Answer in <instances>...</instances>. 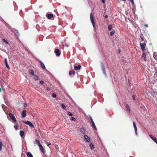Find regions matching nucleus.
Masks as SVG:
<instances>
[{
	"label": "nucleus",
	"instance_id": "1",
	"mask_svg": "<svg viewBox=\"0 0 157 157\" xmlns=\"http://www.w3.org/2000/svg\"><path fill=\"white\" fill-rule=\"evenodd\" d=\"M90 19L91 22L92 23L93 27L94 28V27L95 26V23L94 22V18L93 17V14L92 13H90Z\"/></svg>",
	"mask_w": 157,
	"mask_h": 157
},
{
	"label": "nucleus",
	"instance_id": "2",
	"mask_svg": "<svg viewBox=\"0 0 157 157\" xmlns=\"http://www.w3.org/2000/svg\"><path fill=\"white\" fill-rule=\"evenodd\" d=\"M9 115L10 118L14 122H17V120L15 118L13 114L11 113H9Z\"/></svg>",
	"mask_w": 157,
	"mask_h": 157
},
{
	"label": "nucleus",
	"instance_id": "3",
	"mask_svg": "<svg viewBox=\"0 0 157 157\" xmlns=\"http://www.w3.org/2000/svg\"><path fill=\"white\" fill-rule=\"evenodd\" d=\"M140 47L141 48L142 51L144 52L145 50V48L146 47V43H140Z\"/></svg>",
	"mask_w": 157,
	"mask_h": 157
},
{
	"label": "nucleus",
	"instance_id": "4",
	"mask_svg": "<svg viewBox=\"0 0 157 157\" xmlns=\"http://www.w3.org/2000/svg\"><path fill=\"white\" fill-rule=\"evenodd\" d=\"M90 118L91 121V122L92 123V127L94 128V129L95 130H97L96 127V125H95V124H94V121H93L92 118L91 117H90Z\"/></svg>",
	"mask_w": 157,
	"mask_h": 157
},
{
	"label": "nucleus",
	"instance_id": "5",
	"mask_svg": "<svg viewBox=\"0 0 157 157\" xmlns=\"http://www.w3.org/2000/svg\"><path fill=\"white\" fill-rule=\"evenodd\" d=\"M25 123L28 125L32 128H34V126L33 125V124L29 121H24L23 122Z\"/></svg>",
	"mask_w": 157,
	"mask_h": 157
},
{
	"label": "nucleus",
	"instance_id": "6",
	"mask_svg": "<svg viewBox=\"0 0 157 157\" xmlns=\"http://www.w3.org/2000/svg\"><path fill=\"white\" fill-rule=\"evenodd\" d=\"M60 51L58 49H56L55 50V53L57 56H59L60 55Z\"/></svg>",
	"mask_w": 157,
	"mask_h": 157
},
{
	"label": "nucleus",
	"instance_id": "7",
	"mask_svg": "<svg viewBox=\"0 0 157 157\" xmlns=\"http://www.w3.org/2000/svg\"><path fill=\"white\" fill-rule=\"evenodd\" d=\"M22 117V118H25L26 116V111L24 110L22 111L21 113Z\"/></svg>",
	"mask_w": 157,
	"mask_h": 157
},
{
	"label": "nucleus",
	"instance_id": "8",
	"mask_svg": "<svg viewBox=\"0 0 157 157\" xmlns=\"http://www.w3.org/2000/svg\"><path fill=\"white\" fill-rule=\"evenodd\" d=\"M150 137L157 144V139L151 135H150Z\"/></svg>",
	"mask_w": 157,
	"mask_h": 157
},
{
	"label": "nucleus",
	"instance_id": "9",
	"mask_svg": "<svg viewBox=\"0 0 157 157\" xmlns=\"http://www.w3.org/2000/svg\"><path fill=\"white\" fill-rule=\"evenodd\" d=\"M81 66L80 64L78 65V66L75 65L74 66V68L75 70H79L81 69Z\"/></svg>",
	"mask_w": 157,
	"mask_h": 157
},
{
	"label": "nucleus",
	"instance_id": "10",
	"mask_svg": "<svg viewBox=\"0 0 157 157\" xmlns=\"http://www.w3.org/2000/svg\"><path fill=\"white\" fill-rule=\"evenodd\" d=\"M101 67L102 69V72L103 73V74L105 75H106V70L105 69V66L104 64H103L101 66Z\"/></svg>",
	"mask_w": 157,
	"mask_h": 157
},
{
	"label": "nucleus",
	"instance_id": "11",
	"mask_svg": "<svg viewBox=\"0 0 157 157\" xmlns=\"http://www.w3.org/2000/svg\"><path fill=\"white\" fill-rule=\"evenodd\" d=\"M84 137L85 140H86V142H88L90 141V138L87 135H85L84 136Z\"/></svg>",
	"mask_w": 157,
	"mask_h": 157
},
{
	"label": "nucleus",
	"instance_id": "12",
	"mask_svg": "<svg viewBox=\"0 0 157 157\" xmlns=\"http://www.w3.org/2000/svg\"><path fill=\"white\" fill-rule=\"evenodd\" d=\"M133 125L134 128L135 129V133L136 134V135H137V128L136 126V124L135 123V122L134 121L133 122Z\"/></svg>",
	"mask_w": 157,
	"mask_h": 157
},
{
	"label": "nucleus",
	"instance_id": "13",
	"mask_svg": "<svg viewBox=\"0 0 157 157\" xmlns=\"http://www.w3.org/2000/svg\"><path fill=\"white\" fill-rule=\"evenodd\" d=\"M46 16L48 19H50L53 17V14H47Z\"/></svg>",
	"mask_w": 157,
	"mask_h": 157
},
{
	"label": "nucleus",
	"instance_id": "14",
	"mask_svg": "<svg viewBox=\"0 0 157 157\" xmlns=\"http://www.w3.org/2000/svg\"><path fill=\"white\" fill-rule=\"evenodd\" d=\"M126 111L128 113H129L130 112V109L129 107V105L128 104H127L126 105Z\"/></svg>",
	"mask_w": 157,
	"mask_h": 157
},
{
	"label": "nucleus",
	"instance_id": "15",
	"mask_svg": "<svg viewBox=\"0 0 157 157\" xmlns=\"http://www.w3.org/2000/svg\"><path fill=\"white\" fill-rule=\"evenodd\" d=\"M39 147L41 151L44 154H45V152H44V149L42 146L41 145L39 146Z\"/></svg>",
	"mask_w": 157,
	"mask_h": 157
},
{
	"label": "nucleus",
	"instance_id": "16",
	"mask_svg": "<svg viewBox=\"0 0 157 157\" xmlns=\"http://www.w3.org/2000/svg\"><path fill=\"white\" fill-rule=\"evenodd\" d=\"M146 55L145 53H143L142 54V58L144 61H146Z\"/></svg>",
	"mask_w": 157,
	"mask_h": 157
},
{
	"label": "nucleus",
	"instance_id": "17",
	"mask_svg": "<svg viewBox=\"0 0 157 157\" xmlns=\"http://www.w3.org/2000/svg\"><path fill=\"white\" fill-rule=\"evenodd\" d=\"M39 62L40 63L41 67L43 69H45V67L44 63L41 61H40Z\"/></svg>",
	"mask_w": 157,
	"mask_h": 157
},
{
	"label": "nucleus",
	"instance_id": "18",
	"mask_svg": "<svg viewBox=\"0 0 157 157\" xmlns=\"http://www.w3.org/2000/svg\"><path fill=\"white\" fill-rule=\"evenodd\" d=\"M24 132L23 130H21L20 132V134L21 137H23L24 136Z\"/></svg>",
	"mask_w": 157,
	"mask_h": 157
},
{
	"label": "nucleus",
	"instance_id": "19",
	"mask_svg": "<svg viewBox=\"0 0 157 157\" xmlns=\"http://www.w3.org/2000/svg\"><path fill=\"white\" fill-rule=\"evenodd\" d=\"M26 155L28 157H33L32 154L29 152H27L26 153Z\"/></svg>",
	"mask_w": 157,
	"mask_h": 157
},
{
	"label": "nucleus",
	"instance_id": "20",
	"mask_svg": "<svg viewBox=\"0 0 157 157\" xmlns=\"http://www.w3.org/2000/svg\"><path fill=\"white\" fill-rule=\"evenodd\" d=\"M80 131L82 133H84L85 132V130L82 127L80 128Z\"/></svg>",
	"mask_w": 157,
	"mask_h": 157
},
{
	"label": "nucleus",
	"instance_id": "21",
	"mask_svg": "<svg viewBox=\"0 0 157 157\" xmlns=\"http://www.w3.org/2000/svg\"><path fill=\"white\" fill-rule=\"evenodd\" d=\"M29 72L30 74L33 75H34V72L32 70H29Z\"/></svg>",
	"mask_w": 157,
	"mask_h": 157
},
{
	"label": "nucleus",
	"instance_id": "22",
	"mask_svg": "<svg viewBox=\"0 0 157 157\" xmlns=\"http://www.w3.org/2000/svg\"><path fill=\"white\" fill-rule=\"evenodd\" d=\"M90 146L91 150H93L94 148V147L93 144L92 143H91L90 144Z\"/></svg>",
	"mask_w": 157,
	"mask_h": 157
},
{
	"label": "nucleus",
	"instance_id": "23",
	"mask_svg": "<svg viewBox=\"0 0 157 157\" xmlns=\"http://www.w3.org/2000/svg\"><path fill=\"white\" fill-rule=\"evenodd\" d=\"M36 144H37V145H38L39 147V146H40V145H41L40 144V141L39 140H36Z\"/></svg>",
	"mask_w": 157,
	"mask_h": 157
},
{
	"label": "nucleus",
	"instance_id": "24",
	"mask_svg": "<svg viewBox=\"0 0 157 157\" xmlns=\"http://www.w3.org/2000/svg\"><path fill=\"white\" fill-rule=\"evenodd\" d=\"M113 28V26L112 25H109L108 26V29L109 31H110Z\"/></svg>",
	"mask_w": 157,
	"mask_h": 157
},
{
	"label": "nucleus",
	"instance_id": "25",
	"mask_svg": "<svg viewBox=\"0 0 157 157\" xmlns=\"http://www.w3.org/2000/svg\"><path fill=\"white\" fill-rule=\"evenodd\" d=\"M153 57L155 59H157V54L156 53H154Z\"/></svg>",
	"mask_w": 157,
	"mask_h": 157
},
{
	"label": "nucleus",
	"instance_id": "26",
	"mask_svg": "<svg viewBox=\"0 0 157 157\" xmlns=\"http://www.w3.org/2000/svg\"><path fill=\"white\" fill-rule=\"evenodd\" d=\"M39 77L37 75H35L34 76V79L35 81H37L38 80Z\"/></svg>",
	"mask_w": 157,
	"mask_h": 157
},
{
	"label": "nucleus",
	"instance_id": "27",
	"mask_svg": "<svg viewBox=\"0 0 157 157\" xmlns=\"http://www.w3.org/2000/svg\"><path fill=\"white\" fill-rule=\"evenodd\" d=\"M3 145L2 143L0 141V151H1L2 148V147Z\"/></svg>",
	"mask_w": 157,
	"mask_h": 157
},
{
	"label": "nucleus",
	"instance_id": "28",
	"mask_svg": "<svg viewBox=\"0 0 157 157\" xmlns=\"http://www.w3.org/2000/svg\"><path fill=\"white\" fill-rule=\"evenodd\" d=\"M2 41L3 42L5 43L6 44H8V42L5 39H2Z\"/></svg>",
	"mask_w": 157,
	"mask_h": 157
},
{
	"label": "nucleus",
	"instance_id": "29",
	"mask_svg": "<svg viewBox=\"0 0 157 157\" xmlns=\"http://www.w3.org/2000/svg\"><path fill=\"white\" fill-rule=\"evenodd\" d=\"M5 65L6 66V67L8 69H10V67L9 65H8L7 62L5 63Z\"/></svg>",
	"mask_w": 157,
	"mask_h": 157
},
{
	"label": "nucleus",
	"instance_id": "30",
	"mask_svg": "<svg viewBox=\"0 0 157 157\" xmlns=\"http://www.w3.org/2000/svg\"><path fill=\"white\" fill-rule=\"evenodd\" d=\"M115 33V31L113 30H112L110 33V35L111 36H112Z\"/></svg>",
	"mask_w": 157,
	"mask_h": 157
},
{
	"label": "nucleus",
	"instance_id": "31",
	"mask_svg": "<svg viewBox=\"0 0 157 157\" xmlns=\"http://www.w3.org/2000/svg\"><path fill=\"white\" fill-rule=\"evenodd\" d=\"M61 106L62 107L63 109H65L66 110V108L65 106L63 103H62L61 104Z\"/></svg>",
	"mask_w": 157,
	"mask_h": 157
},
{
	"label": "nucleus",
	"instance_id": "32",
	"mask_svg": "<svg viewBox=\"0 0 157 157\" xmlns=\"http://www.w3.org/2000/svg\"><path fill=\"white\" fill-rule=\"evenodd\" d=\"M14 128H15V129L16 130H17V129L18 128V125H14Z\"/></svg>",
	"mask_w": 157,
	"mask_h": 157
},
{
	"label": "nucleus",
	"instance_id": "33",
	"mask_svg": "<svg viewBox=\"0 0 157 157\" xmlns=\"http://www.w3.org/2000/svg\"><path fill=\"white\" fill-rule=\"evenodd\" d=\"M67 114L70 116H73V114L70 112H68Z\"/></svg>",
	"mask_w": 157,
	"mask_h": 157
},
{
	"label": "nucleus",
	"instance_id": "34",
	"mask_svg": "<svg viewBox=\"0 0 157 157\" xmlns=\"http://www.w3.org/2000/svg\"><path fill=\"white\" fill-rule=\"evenodd\" d=\"M71 120L74 121H75L76 120V119L75 117H72L71 118Z\"/></svg>",
	"mask_w": 157,
	"mask_h": 157
},
{
	"label": "nucleus",
	"instance_id": "35",
	"mask_svg": "<svg viewBox=\"0 0 157 157\" xmlns=\"http://www.w3.org/2000/svg\"><path fill=\"white\" fill-rule=\"evenodd\" d=\"M52 96L53 98H56V95L55 94H53Z\"/></svg>",
	"mask_w": 157,
	"mask_h": 157
},
{
	"label": "nucleus",
	"instance_id": "36",
	"mask_svg": "<svg viewBox=\"0 0 157 157\" xmlns=\"http://www.w3.org/2000/svg\"><path fill=\"white\" fill-rule=\"evenodd\" d=\"M72 74L73 75H74L75 74V71H74V70H73L72 71Z\"/></svg>",
	"mask_w": 157,
	"mask_h": 157
},
{
	"label": "nucleus",
	"instance_id": "37",
	"mask_svg": "<svg viewBox=\"0 0 157 157\" xmlns=\"http://www.w3.org/2000/svg\"><path fill=\"white\" fill-rule=\"evenodd\" d=\"M15 30V31L16 32V33L17 34H19V32L17 30V29H14Z\"/></svg>",
	"mask_w": 157,
	"mask_h": 157
},
{
	"label": "nucleus",
	"instance_id": "38",
	"mask_svg": "<svg viewBox=\"0 0 157 157\" xmlns=\"http://www.w3.org/2000/svg\"><path fill=\"white\" fill-rule=\"evenodd\" d=\"M69 75H70V76L72 74V71H70L69 72Z\"/></svg>",
	"mask_w": 157,
	"mask_h": 157
},
{
	"label": "nucleus",
	"instance_id": "39",
	"mask_svg": "<svg viewBox=\"0 0 157 157\" xmlns=\"http://www.w3.org/2000/svg\"><path fill=\"white\" fill-rule=\"evenodd\" d=\"M40 83L41 84H43L44 83V82L43 81H40Z\"/></svg>",
	"mask_w": 157,
	"mask_h": 157
},
{
	"label": "nucleus",
	"instance_id": "40",
	"mask_svg": "<svg viewBox=\"0 0 157 157\" xmlns=\"http://www.w3.org/2000/svg\"><path fill=\"white\" fill-rule=\"evenodd\" d=\"M131 2V3L133 4H134V1L133 0H129Z\"/></svg>",
	"mask_w": 157,
	"mask_h": 157
},
{
	"label": "nucleus",
	"instance_id": "41",
	"mask_svg": "<svg viewBox=\"0 0 157 157\" xmlns=\"http://www.w3.org/2000/svg\"><path fill=\"white\" fill-rule=\"evenodd\" d=\"M5 63H6L7 62V59H6V58L5 59Z\"/></svg>",
	"mask_w": 157,
	"mask_h": 157
},
{
	"label": "nucleus",
	"instance_id": "42",
	"mask_svg": "<svg viewBox=\"0 0 157 157\" xmlns=\"http://www.w3.org/2000/svg\"><path fill=\"white\" fill-rule=\"evenodd\" d=\"M132 99L134 100L135 99V98L134 95H133L132 96Z\"/></svg>",
	"mask_w": 157,
	"mask_h": 157
},
{
	"label": "nucleus",
	"instance_id": "43",
	"mask_svg": "<svg viewBox=\"0 0 157 157\" xmlns=\"http://www.w3.org/2000/svg\"><path fill=\"white\" fill-rule=\"evenodd\" d=\"M103 3H104L105 2V0H101Z\"/></svg>",
	"mask_w": 157,
	"mask_h": 157
},
{
	"label": "nucleus",
	"instance_id": "44",
	"mask_svg": "<svg viewBox=\"0 0 157 157\" xmlns=\"http://www.w3.org/2000/svg\"><path fill=\"white\" fill-rule=\"evenodd\" d=\"M24 105L25 107H26L27 106V104L25 103L24 104Z\"/></svg>",
	"mask_w": 157,
	"mask_h": 157
},
{
	"label": "nucleus",
	"instance_id": "45",
	"mask_svg": "<svg viewBox=\"0 0 157 157\" xmlns=\"http://www.w3.org/2000/svg\"><path fill=\"white\" fill-rule=\"evenodd\" d=\"M105 18H107L108 17V16L107 15H106L105 16Z\"/></svg>",
	"mask_w": 157,
	"mask_h": 157
},
{
	"label": "nucleus",
	"instance_id": "46",
	"mask_svg": "<svg viewBox=\"0 0 157 157\" xmlns=\"http://www.w3.org/2000/svg\"><path fill=\"white\" fill-rule=\"evenodd\" d=\"M146 27H148V25H144Z\"/></svg>",
	"mask_w": 157,
	"mask_h": 157
},
{
	"label": "nucleus",
	"instance_id": "47",
	"mask_svg": "<svg viewBox=\"0 0 157 157\" xmlns=\"http://www.w3.org/2000/svg\"><path fill=\"white\" fill-rule=\"evenodd\" d=\"M2 91V89H1L0 88V92L1 91Z\"/></svg>",
	"mask_w": 157,
	"mask_h": 157
},
{
	"label": "nucleus",
	"instance_id": "48",
	"mask_svg": "<svg viewBox=\"0 0 157 157\" xmlns=\"http://www.w3.org/2000/svg\"><path fill=\"white\" fill-rule=\"evenodd\" d=\"M122 1H125L126 0H122Z\"/></svg>",
	"mask_w": 157,
	"mask_h": 157
},
{
	"label": "nucleus",
	"instance_id": "49",
	"mask_svg": "<svg viewBox=\"0 0 157 157\" xmlns=\"http://www.w3.org/2000/svg\"><path fill=\"white\" fill-rule=\"evenodd\" d=\"M141 39H142V40H143V37H141Z\"/></svg>",
	"mask_w": 157,
	"mask_h": 157
},
{
	"label": "nucleus",
	"instance_id": "50",
	"mask_svg": "<svg viewBox=\"0 0 157 157\" xmlns=\"http://www.w3.org/2000/svg\"><path fill=\"white\" fill-rule=\"evenodd\" d=\"M20 102H18V104H20Z\"/></svg>",
	"mask_w": 157,
	"mask_h": 157
},
{
	"label": "nucleus",
	"instance_id": "51",
	"mask_svg": "<svg viewBox=\"0 0 157 157\" xmlns=\"http://www.w3.org/2000/svg\"><path fill=\"white\" fill-rule=\"evenodd\" d=\"M20 102H18V104H20Z\"/></svg>",
	"mask_w": 157,
	"mask_h": 157
},
{
	"label": "nucleus",
	"instance_id": "52",
	"mask_svg": "<svg viewBox=\"0 0 157 157\" xmlns=\"http://www.w3.org/2000/svg\"><path fill=\"white\" fill-rule=\"evenodd\" d=\"M50 144H48V146H49V145Z\"/></svg>",
	"mask_w": 157,
	"mask_h": 157
}]
</instances>
